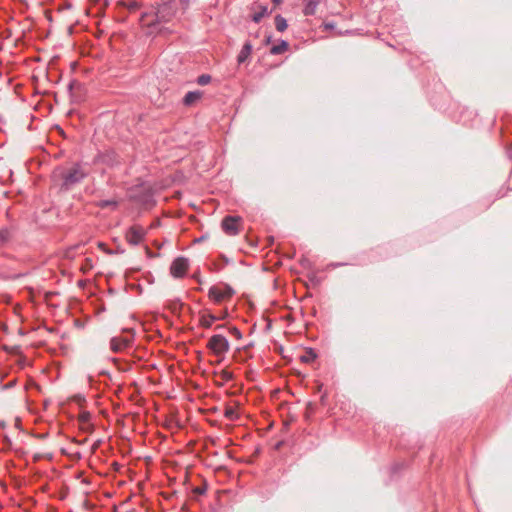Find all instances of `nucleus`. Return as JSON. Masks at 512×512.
I'll return each mask as SVG.
<instances>
[{
    "label": "nucleus",
    "instance_id": "nucleus-1",
    "mask_svg": "<svg viewBox=\"0 0 512 512\" xmlns=\"http://www.w3.org/2000/svg\"><path fill=\"white\" fill-rule=\"evenodd\" d=\"M85 175L86 173L76 164L68 168L59 167L53 172L54 180L60 182L61 187L65 188L81 181Z\"/></svg>",
    "mask_w": 512,
    "mask_h": 512
},
{
    "label": "nucleus",
    "instance_id": "nucleus-2",
    "mask_svg": "<svg viewBox=\"0 0 512 512\" xmlns=\"http://www.w3.org/2000/svg\"><path fill=\"white\" fill-rule=\"evenodd\" d=\"M207 348L210 349L216 356L223 357L230 349L228 340L220 334L210 337Z\"/></svg>",
    "mask_w": 512,
    "mask_h": 512
},
{
    "label": "nucleus",
    "instance_id": "nucleus-3",
    "mask_svg": "<svg viewBox=\"0 0 512 512\" xmlns=\"http://www.w3.org/2000/svg\"><path fill=\"white\" fill-rule=\"evenodd\" d=\"M242 219L239 216H226L221 223L223 231L230 236L240 232Z\"/></svg>",
    "mask_w": 512,
    "mask_h": 512
},
{
    "label": "nucleus",
    "instance_id": "nucleus-4",
    "mask_svg": "<svg viewBox=\"0 0 512 512\" xmlns=\"http://www.w3.org/2000/svg\"><path fill=\"white\" fill-rule=\"evenodd\" d=\"M233 293L234 291L232 290V288L228 286H212L209 289V297L212 298L217 303H220L226 299L231 298Z\"/></svg>",
    "mask_w": 512,
    "mask_h": 512
},
{
    "label": "nucleus",
    "instance_id": "nucleus-5",
    "mask_svg": "<svg viewBox=\"0 0 512 512\" xmlns=\"http://www.w3.org/2000/svg\"><path fill=\"white\" fill-rule=\"evenodd\" d=\"M146 231L143 227L139 225H134L129 228V230L126 233V240L131 245H138L141 243L145 237Z\"/></svg>",
    "mask_w": 512,
    "mask_h": 512
},
{
    "label": "nucleus",
    "instance_id": "nucleus-6",
    "mask_svg": "<svg viewBox=\"0 0 512 512\" xmlns=\"http://www.w3.org/2000/svg\"><path fill=\"white\" fill-rule=\"evenodd\" d=\"M188 270V260L183 257L176 258L170 267V273L176 278L183 277Z\"/></svg>",
    "mask_w": 512,
    "mask_h": 512
},
{
    "label": "nucleus",
    "instance_id": "nucleus-7",
    "mask_svg": "<svg viewBox=\"0 0 512 512\" xmlns=\"http://www.w3.org/2000/svg\"><path fill=\"white\" fill-rule=\"evenodd\" d=\"M174 15V10L169 4H162L159 6L156 17L159 22H167Z\"/></svg>",
    "mask_w": 512,
    "mask_h": 512
},
{
    "label": "nucleus",
    "instance_id": "nucleus-8",
    "mask_svg": "<svg viewBox=\"0 0 512 512\" xmlns=\"http://www.w3.org/2000/svg\"><path fill=\"white\" fill-rule=\"evenodd\" d=\"M129 345V340L126 338L114 337L110 341L111 350L114 352H120Z\"/></svg>",
    "mask_w": 512,
    "mask_h": 512
},
{
    "label": "nucleus",
    "instance_id": "nucleus-9",
    "mask_svg": "<svg viewBox=\"0 0 512 512\" xmlns=\"http://www.w3.org/2000/svg\"><path fill=\"white\" fill-rule=\"evenodd\" d=\"M202 97L201 91H190L188 92L184 97V104L187 106H191L195 104L197 101H199Z\"/></svg>",
    "mask_w": 512,
    "mask_h": 512
},
{
    "label": "nucleus",
    "instance_id": "nucleus-10",
    "mask_svg": "<svg viewBox=\"0 0 512 512\" xmlns=\"http://www.w3.org/2000/svg\"><path fill=\"white\" fill-rule=\"evenodd\" d=\"M78 420H79L80 427L82 430L91 432L92 426L89 423V421H90V413L89 412L84 411V412L80 413Z\"/></svg>",
    "mask_w": 512,
    "mask_h": 512
},
{
    "label": "nucleus",
    "instance_id": "nucleus-11",
    "mask_svg": "<svg viewBox=\"0 0 512 512\" xmlns=\"http://www.w3.org/2000/svg\"><path fill=\"white\" fill-rule=\"evenodd\" d=\"M254 9L255 13L252 16V20L256 23L260 22L264 16L269 14L267 7L264 5H256Z\"/></svg>",
    "mask_w": 512,
    "mask_h": 512
},
{
    "label": "nucleus",
    "instance_id": "nucleus-12",
    "mask_svg": "<svg viewBox=\"0 0 512 512\" xmlns=\"http://www.w3.org/2000/svg\"><path fill=\"white\" fill-rule=\"evenodd\" d=\"M251 52H252V45L249 42L245 43L237 57L238 63L239 64L243 63L251 55Z\"/></svg>",
    "mask_w": 512,
    "mask_h": 512
},
{
    "label": "nucleus",
    "instance_id": "nucleus-13",
    "mask_svg": "<svg viewBox=\"0 0 512 512\" xmlns=\"http://www.w3.org/2000/svg\"><path fill=\"white\" fill-rule=\"evenodd\" d=\"M306 2L303 13L305 15H314L320 0H304Z\"/></svg>",
    "mask_w": 512,
    "mask_h": 512
},
{
    "label": "nucleus",
    "instance_id": "nucleus-14",
    "mask_svg": "<svg viewBox=\"0 0 512 512\" xmlns=\"http://www.w3.org/2000/svg\"><path fill=\"white\" fill-rule=\"evenodd\" d=\"M288 46L289 45L286 41H282L280 44L273 46L270 52L273 55L282 54L288 50Z\"/></svg>",
    "mask_w": 512,
    "mask_h": 512
},
{
    "label": "nucleus",
    "instance_id": "nucleus-15",
    "mask_svg": "<svg viewBox=\"0 0 512 512\" xmlns=\"http://www.w3.org/2000/svg\"><path fill=\"white\" fill-rule=\"evenodd\" d=\"M275 27L279 32H283L287 29V22L281 15L275 17Z\"/></svg>",
    "mask_w": 512,
    "mask_h": 512
},
{
    "label": "nucleus",
    "instance_id": "nucleus-16",
    "mask_svg": "<svg viewBox=\"0 0 512 512\" xmlns=\"http://www.w3.org/2000/svg\"><path fill=\"white\" fill-rule=\"evenodd\" d=\"M216 320V317L213 315H202L200 318V324L204 328H209L213 324V322Z\"/></svg>",
    "mask_w": 512,
    "mask_h": 512
},
{
    "label": "nucleus",
    "instance_id": "nucleus-17",
    "mask_svg": "<svg viewBox=\"0 0 512 512\" xmlns=\"http://www.w3.org/2000/svg\"><path fill=\"white\" fill-rule=\"evenodd\" d=\"M316 354L312 351H305L303 355L300 356V360L304 363H311L315 360Z\"/></svg>",
    "mask_w": 512,
    "mask_h": 512
},
{
    "label": "nucleus",
    "instance_id": "nucleus-18",
    "mask_svg": "<svg viewBox=\"0 0 512 512\" xmlns=\"http://www.w3.org/2000/svg\"><path fill=\"white\" fill-rule=\"evenodd\" d=\"M224 415L229 420H235L238 417L236 410L233 407H227L225 409Z\"/></svg>",
    "mask_w": 512,
    "mask_h": 512
},
{
    "label": "nucleus",
    "instance_id": "nucleus-19",
    "mask_svg": "<svg viewBox=\"0 0 512 512\" xmlns=\"http://www.w3.org/2000/svg\"><path fill=\"white\" fill-rule=\"evenodd\" d=\"M219 376L223 381H230L233 378L232 372L228 370H222Z\"/></svg>",
    "mask_w": 512,
    "mask_h": 512
},
{
    "label": "nucleus",
    "instance_id": "nucleus-20",
    "mask_svg": "<svg viewBox=\"0 0 512 512\" xmlns=\"http://www.w3.org/2000/svg\"><path fill=\"white\" fill-rule=\"evenodd\" d=\"M210 80H211V77L209 75L204 74V75H201L198 77V84L206 85L210 82Z\"/></svg>",
    "mask_w": 512,
    "mask_h": 512
},
{
    "label": "nucleus",
    "instance_id": "nucleus-21",
    "mask_svg": "<svg viewBox=\"0 0 512 512\" xmlns=\"http://www.w3.org/2000/svg\"><path fill=\"white\" fill-rule=\"evenodd\" d=\"M9 238V231L6 229L0 230V244L7 241Z\"/></svg>",
    "mask_w": 512,
    "mask_h": 512
},
{
    "label": "nucleus",
    "instance_id": "nucleus-22",
    "mask_svg": "<svg viewBox=\"0 0 512 512\" xmlns=\"http://www.w3.org/2000/svg\"><path fill=\"white\" fill-rule=\"evenodd\" d=\"M232 333L237 337V338H240L241 337V333L240 331L237 329V328H232L231 329Z\"/></svg>",
    "mask_w": 512,
    "mask_h": 512
},
{
    "label": "nucleus",
    "instance_id": "nucleus-23",
    "mask_svg": "<svg viewBox=\"0 0 512 512\" xmlns=\"http://www.w3.org/2000/svg\"><path fill=\"white\" fill-rule=\"evenodd\" d=\"M272 1L276 7L279 6L283 2V0H272Z\"/></svg>",
    "mask_w": 512,
    "mask_h": 512
},
{
    "label": "nucleus",
    "instance_id": "nucleus-24",
    "mask_svg": "<svg viewBox=\"0 0 512 512\" xmlns=\"http://www.w3.org/2000/svg\"><path fill=\"white\" fill-rule=\"evenodd\" d=\"M325 28H326V29H332V28H334V24H332V23H326V24H325Z\"/></svg>",
    "mask_w": 512,
    "mask_h": 512
},
{
    "label": "nucleus",
    "instance_id": "nucleus-25",
    "mask_svg": "<svg viewBox=\"0 0 512 512\" xmlns=\"http://www.w3.org/2000/svg\"><path fill=\"white\" fill-rule=\"evenodd\" d=\"M86 261H87L86 267H89V268H91V266H92V265H91V262H90V260H88V259H87Z\"/></svg>",
    "mask_w": 512,
    "mask_h": 512
},
{
    "label": "nucleus",
    "instance_id": "nucleus-26",
    "mask_svg": "<svg viewBox=\"0 0 512 512\" xmlns=\"http://www.w3.org/2000/svg\"><path fill=\"white\" fill-rule=\"evenodd\" d=\"M98 246H99L100 248L104 249L105 244H104V243H99V245H98Z\"/></svg>",
    "mask_w": 512,
    "mask_h": 512
},
{
    "label": "nucleus",
    "instance_id": "nucleus-27",
    "mask_svg": "<svg viewBox=\"0 0 512 512\" xmlns=\"http://www.w3.org/2000/svg\"><path fill=\"white\" fill-rule=\"evenodd\" d=\"M195 492L202 493V490L201 489H196Z\"/></svg>",
    "mask_w": 512,
    "mask_h": 512
}]
</instances>
